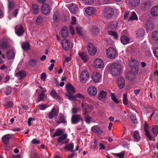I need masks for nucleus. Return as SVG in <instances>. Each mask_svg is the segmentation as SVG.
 <instances>
[{
  "label": "nucleus",
  "mask_w": 158,
  "mask_h": 158,
  "mask_svg": "<svg viewBox=\"0 0 158 158\" xmlns=\"http://www.w3.org/2000/svg\"><path fill=\"white\" fill-rule=\"evenodd\" d=\"M91 130L92 131L98 134L101 133L100 129L98 126L95 125L91 127Z\"/></svg>",
  "instance_id": "58836bf2"
},
{
  "label": "nucleus",
  "mask_w": 158,
  "mask_h": 158,
  "mask_svg": "<svg viewBox=\"0 0 158 158\" xmlns=\"http://www.w3.org/2000/svg\"><path fill=\"white\" fill-rule=\"evenodd\" d=\"M59 120H56V122L57 124L61 123H66L67 121L66 120V117L63 114L60 113L58 116Z\"/></svg>",
  "instance_id": "2eb2a0df"
},
{
  "label": "nucleus",
  "mask_w": 158,
  "mask_h": 158,
  "mask_svg": "<svg viewBox=\"0 0 158 158\" xmlns=\"http://www.w3.org/2000/svg\"><path fill=\"white\" fill-rule=\"evenodd\" d=\"M154 54L155 56L158 57V47L154 49Z\"/></svg>",
  "instance_id": "774afa93"
},
{
  "label": "nucleus",
  "mask_w": 158,
  "mask_h": 158,
  "mask_svg": "<svg viewBox=\"0 0 158 158\" xmlns=\"http://www.w3.org/2000/svg\"><path fill=\"white\" fill-rule=\"evenodd\" d=\"M125 84V81L123 77H119L118 78V84L119 88L122 89L123 88Z\"/></svg>",
  "instance_id": "6ab92c4d"
},
{
  "label": "nucleus",
  "mask_w": 158,
  "mask_h": 158,
  "mask_svg": "<svg viewBox=\"0 0 158 158\" xmlns=\"http://www.w3.org/2000/svg\"><path fill=\"white\" fill-rule=\"evenodd\" d=\"M108 34L114 36V39H116L117 38V34L116 32L114 31H109L108 32Z\"/></svg>",
  "instance_id": "6e6d98bb"
},
{
  "label": "nucleus",
  "mask_w": 158,
  "mask_h": 158,
  "mask_svg": "<svg viewBox=\"0 0 158 158\" xmlns=\"http://www.w3.org/2000/svg\"><path fill=\"white\" fill-rule=\"evenodd\" d=\"M80 121H83L80 115H74L72 116L71 123L73 124H77Z\"/></svg>",
  "instance_id": "9b49d317"
},
{
  "label": "nucleus",
  "mask_w": 158,
  "mask_h": 158,
  "mask_svg": "<svg viewBox=\"0 0 158 158\" xmlns=\"http://www.w3.org/2000/svg\"><path fill=\"white\" fill-rule=\"evenodd\" d=\"M85 11L86 13L89 16H91L95 12V9L93 7H88L85 9Z\"/></svg>",
  "instance_id": "412c9836"
},
{
  "label": "nucleus",
  "mask_w": 158,
  "mask_h": 158,
  "mask_svg": "<svg viewBox=\"0 0 158 158\" xmlns=\"http://www.w3.org/2000/svg\"><path fill=\"white\" fill-rule=\"evenodd\" d=\"M6 56L8 59H13L15 57V53L13 50H9L7 51Z\"/></svg>",
  "instance_id": "cd10ccee"
},
{
  "label": "nucleus",
  "mask_w": 158,
  "mask_h": 158,
  "mask_svg": "<svg viewBox=\"0 0 158 158\" xmlns=\"http://www.w3.org/2000/svg\"><path fill=\"white\" fill-rule=\"evenodd\" d=\"M12 92V89L9 86H7L5 88L4 93L6 95H8L11 94Z\"/></svg>",
  "instance_id": "de8ad7c7"
},
{
  "label": "nucleus",
  "mask_w": 158,
  "mask_h": 158,
  "mask_svg": "<svg viewBox=\"0 0 158 158\" xmlns=\"http://www.w3.org/2000/svg\"><path fill=\"white\" fill-rule=\"evenodd\" d=\"M61 44L63 49L65 51L68 50L70 47L69 41L67 39H64L61 42Z\"/></svg>",
  "instance_id": "dca6fc26"
},
{
  "label": "nucleus",
  "mask_w": 158,
  "mask_h": 158,
  "mask_svg": "<svg viewBox=\"0 0 158 158\" xmlns=\"http://www.w3.org/2000/svg\"><path fill=\"white\" fill-rule=\"evenodd\" d=\"M67 93H74L75 89L73 86L70 84H68L66 85Z\"/></svg>",
  "instance_id": "a878e982"
},
{
  "label": "nucleus",
  "mask_w": 158,
  "mask_h": 158,
  "mask_svg": "<svg viewBox=\"0 0 158 158\" xmlns=\"http://www.w3.org/2000/svg\"><path fill=\"white\" fill-rule=\"evenodd\" d=\"M115 155L120 158H124L125 156L124 153L122 152H120L118 153H116Z\"/></svg>",
  "instance_id": "680f3d73"
},
{
  "label": "nucleus",
  "mask_w": 158,
  "mask_h": 158,
  "mask_svg": "<svg viewBox=\"0 0 158 158\" xmlns=\"http://www.w3.org/2000/svg\"><path fill=\"white\" fill-rule=\"evenodd\" d=\"M67 137L68 135L66 133L64 134L58 138L57 141L58 143H60L64 140Z\"/></svg>",
  "instance_id": "f704fd0d"
},
{
  "label": "nucleus",
  "mask_w": 158,
  "mask_h": 158,
  "mask_svg": "<svg viewBox=\"0 0 158 158\" xmlns=\"http://www.w3.org/2000/svg\"><path fill=\"white\" fill-rule=\"evenodd\" d=\"M84 2L86 5H90L93 2V0H83Z\"/></svg>",
  "instance_id": "bf43d9fd"
},
{
  "label": "nucleus",
  "mask_w": 158,
  "mask_h": 158,
  "mask_svg": "<svg viewBox=\"0 0 158 158\" xmlns=\"http://www.w3.org/2000/svg\"><path fill=\"white\" fill-rule=\"evenodd\" d=\"M39 11V6L37 4L33 3L32 5V11L33 14L37 15Z\"/></svg>",
  "instance_id": "393cba45"
},
{
  "label": "nucleus",
  "mask_w": 158,
  "mask_h": 158,
  "mask_svg": "<svg viewBox=\"0 0 158 158\" xmlns=\"http://www.w3.org/2000/svg\"><path fill=\"white\" fill-rule=\"evenodd\" d=\"M152 3L150 1H147L141 4V9L143 11L149 10L151 7Z\"/></svg>",
  "instance_id": "0eeeda50"
},
{
  "label": "nucleus",
  "mask_w": 158,
  "mask_h": 158,
  "mask_svg": "<svg viewBox=\"0 0 158 158\" xmlns=\"http://www.w3.org/2000/svg\"><path fill=\"white\" fill-rule=\"evenodd\" d=\"M120 40L121 43L123 45H125L129 43L130 39L126 35H123L120 37Z\"/></svg>",
  "instance_id": "bb28decb"
},
{
  "label": "nucleus",
  "mask_w": 158,
  "mask_h": 158,
  "mask_svg": "<svg viewBox=\"0 0 158 158\" xmlns=\"http://www.w3.org/2000/svg\"><path fill=\"white\" fill-rule=\"evenodd\" d=\"M131 120L132 123H136L137 122L136 116L135 115H133L131 117Z\"/></svg>",
  "instance_id": "69168bd1"
},
{
  "label": "nucleus",
  "mask_w": 158,
  "mask_h": 158,
  "mask_svg": "<svg viewBox=\"0 0 158 158\" xmlns=\"http://www.w3.org/2000/svg\"><path fill=\"white\" fill-rule=\"evenodd\" d=\"M63 133V132L61 129H57L56 130L55 133L52 136V137L54 138L55 137L60 135L62 134Z\"/></svg>",
  "instance_id": "49530a36"
},
{
  "label": "nucleus",
  "mask_w": 158,
  "mask_h": 158,
  "mask_svg": "<svg viewBox=\"0 0 158 158\" xmlns=\"http://www.w3.org/2000/svg\"><path fill=\"white\" fill-rule=\"evenodd\" d=\"M87 50L89 53L91 55H94L97 52V50L92 43H89L87 46Z\"/></svg>",
  "instance_id": "39448f33"
},
{
  "label": "nucleus",
  "mask_w": 158,
  "mask_h": 158,
  "mask_svg": "<svg viewBox=\"0 0 158 158\" xmlns=\"http://www.w3.org/2000/svg\"><path fill=\"white\" fill-rule=\"evenodd\" d=\"M109 69L110 73L114 77L119 75L122 72L121 65L117 63H111Z\"/></svg>",
  "instance_id": "f257e3e1"
},
{
  "label": "nucleus",
  "mask_w": 158,
  "mask_h": 158,
  "mask_svg": "<svg viewBox=\"0 0 158 158\" xmlns=\"http://www.w3.org/2000/svg\"><path fill=\"white\" fill-rule=\"evenodd\" d=\"M42 13L45 15L48 14L50 11V7L48 4H44L42 5L41 8Z\"/></svg>",
  "instance_id": "4468645a"
},
{
  "label": "nucleus",
  "mask_w": 158,
  "mask_h": 158,
  "mask_svg": "<svg viewBox=\"0 0 158 158\" xmlns=\"http://www.w3.org/2000/svg\"><path fill=\"white\" fill-rule=\"evenodd\" d=\"M53 20L55 23H57L59 21V15L57 12L54 13L53 15Z\"/></svg>",
  "instance_id": "ea45409f"
},
{
  "label": "nucleus",
  "mask_w": 158,
  "mask_h": 158,
  "mask_svg": "<svg viewBox=\"0 0 158 158\" xmlns=\"http://www.w3.org/2000/svg\"><path fill=\"white\" fill-rule=\"evenodd\" d=\"M59 114V111L54 107L52 108L50 112L47 114V116L49 119H52L54 117H56Z\"/></svg>",
  "instance_id": "423d86ee"
},
{
  "label": "nucleus",
  "mask_w": 158,
  "mask_h": 158,
  "mask_svg": "<svg viewBox=\"0 0 158 158\" xmlns=\"http://www.w3.org/2000/svg\"><path fill=\"white\" fill-rule=\"evenodd\" d=\"M147 28L149 30H152L154 27V23L151 21H148L146 23Z\"/></svg>",
  "instance_id": "72a5a7b5"
},
{
  "label": "nucleus",
  "mask_w": 158,
  "mask_h": 158,
  "mask_svg": "<svg viewBox=\"0 0 158 158\" xmlns=\"http://www.w3.org/2000/svg\"><path fill=\"white\" fill-rule=\"evenodd\" d=\"M140 0H130L129 3L132 6L135 7L138 6L140 3Z\"/></svg>",
  "instance_id": "e433bc0d"
},
{
  "label": "nucleus",
  "mask_w": 158,
  "mask_h": 158,
  "mask_svg": "<svg viewBox=\"0 0 158 158\" xmlns=\"http://www.w3.org/2000/svg\"><path fill=\"white\" fill-rule=\"evenodd\" d=\"M149 128V126L148 124L146 122H145L144 123V130L145 131V132L148 131V129Z\"/></svg>",
  "instance_id": "338daca9"
},
{
  "label": "nucleus",
  "mask_w": 158,
  "mask_h": 158,
  "mask_svg": "<svg viewBox=\"0 0 158 158\" xmlns=\"http://www.w3.org/2000/svg\"><path fill=\"white\" fill-rule=\"evenodd\" d=\"M14 7V3L12 1H8V9L9 10H12Z\"/></svg>",
  "instance_id": "13d9d810"
},
{
  "label": "nucleus",
  "mask_w": 158,
  "mask_h": 158,
  "mask_svg": "<svg viewBox=\"0 0 158 158\" xmlns=\"http://www.w3.org/2000/svg\"><path fill=\"white\" fill-rule=\"evenodd\" d=\"M8 45V40L7 38H3L0 40V46L2 48H7Z\"/></svg>",
  "instance_id": "9d476101"
},
{
  "label": "nucleus",
  "mask_w": 158,
  "mask_h": 158,
  "mask_svg": "<svg viewBox=\"0 0 158 158\" xmlns=\"http://www.w3.org/2000/svg\"><path fill=\"white\" fill-rule=\"evenodd\" d=\"M43 21V19L41 15H39L36 19V22L37 24H39Z\"/></svg>",
  "instance_id": "603ef678"
},
{
  "label": "nucleus",
  "mask_w": 158,
  "mask_h": 158,
  "mask_svg": "<svg viewBox=\"0 0 158 158\" xmlns=\"http://www.w3.org/2000/svg\"><path fill=\"white\" fill-rule=\"evenodd\" d=\"M28 64L30 66L33 67L35 66L37 64V61L36 59L32 58L29 60Z\"/></svg>",
  "instance_id": "c9c22d12"
},
{
  "label": "nucleus",
  "mask_w": 158,
  "mask_h": 158,
  "mask_svg": "<svg viewBox=\"0 0 158 158\" xmlns=\"http://www.w3.org/2000/svg\"><path fill=\"white\" fill-rule=\"evenodd\" d=\"M87 91L89 95L92 96L96 95L97 93V89L93 86L89 87L87 89Z\"/></svg>",
  "instance_id": "f3484780"
},
{
  "label": "nucleus",
  "mask_w": 158,
  "mask_h": 158,
  "mask_svg": "<svg viewBox=\"0 0 158 158\" xmlns=\"http://www.w3.org/2000/svg\"><path fill=\"white\" fill-rule=\"evenodd\" d=\"M91 120V117L89 116L86 117L85 121L88 124L90 123Z\"/></svg>",
  "instance_id": "0e129e2a"
},
{
  "label": "nucleus",
  "mask_w": 158,
  "mask_h": 158,
  "mask_svg": "<svg viewBox=\"0 0 158 158\" xmlns=\"http://www.w3.org/2000/svg\"><path fill=\"white\" fill-rule=\"evenodd\" d=\"M106 54L108 58L113 59L115 57L117 53L114 49L112 47H109L106 50Z\"/></svg>",
  "instance_id": "7ed1b4c3"
},
{
  "label": "nucleus",
  "mask_w": 158,
  "mask_h": 158,
  "mask_svg": "<svg viewBox=\"0 0 158 158\" xmlns=\"http://www.w3.org/2000/svg\"><path fill=\"white\" fill-rule=\"evenodd\" d=\"M22 48L24 51H27L30 48V46L28 42L23 43L21 45Z\"/></svg>",
  "instance_id": "473e14b6"
},
{
  "label": "nucleus",
  "mask_w": 158,
  "mask_h": 158,
  "mask_svg": "<svg viewBox=\"0 0 158 158\" xmlns=\"http://www.w3.org/2000/svg\"><path fill=\"white\" fill-rule=\"evenodd\" d=\"M91 78L94 82L98 83L101 79V76L99 73L94 72L92 73Z\"/></svg>",
  "instance_id": "ddd939ff"
},
{
  "label": "nucleus",
  "mask_w": 158,
  "mask_h": 158,
  "mask_svg": "<svg viewBox=\"0 0 158 158\" xmlns=\"http://www.w3.org/2000/svg\"><path fill=\"white\" fill-rule=\"evenodd\" d=\"M45 91L42 90L38 96V100L39 101H43L46 98V96L44 94Z\"/></svg>",
  "instance_id": "c85d7f7f"
},
{
  "label": "nucleus",
  "mask_w": 158,
  "mask_h": 158,
  "mask_svg": "<svg viewBox=\"0 0 158 158\" xmlns=\"http://www.w3.org/2000/svg\"><path fill=\"white\" fill-rule=\"evenodd\" d=\"M74 148V144L73 143H70L68 145L65 146L64 149L68 151H71Z\"/></svg>",
  "instance_id": "4c0bfd02"
},
{
  "label": "nucleus",
  "mask_w": 158,
  "mask_h": 158,
  "mask_svg": "<svg viewBox=\"0 0 158 158\" xmlns=\"http://www.w3.org/2000/svg\"><path fill=\"white\" fill-rule=\"evenodd\" d=\"M73 93H69L66 94V96H67L69 99L70 100H72L73 101H75L76 100V95L74 96L73 94Z\"/></svg>",
  "instance_id": "09e8293b"
},
{
  "label": "nucleus",
  "mask_w": 158,
  "mask_h": 158,
  "mask_svg": "<svg viewBox=\"0 0 158 158\" xmlns=\"http://www.w3.org/2000/svg\"><path fill=\"white\" fill-rule=\"evenodd\" d=\"M78 55L82 60L85 61H87V56L86 54L84 52H79Z\"/></svg>",
  "instance_id": "79ce46f5"
},
{
  "label": "nucleus",
  "mask_w": 158,
  "mask_h": 158,
  "mask_svg": "<svg viewBox=\"0 0 158 158\" xmlns=\"http://www.w3.org/2000/svg\"><path fill=\"white\" fill-rule=\"evenodd\" d=\"M136 35L138 38L142 37L144 34V30L142 28H139L136 31Z\"/></svg>",
  "instance_id": "7c9ffc66"
},
{
  "label": "nucleus",
  "mask_w": 158,
  "mask_h": 158,
  "mask_svg": "<svg viewBox=\"0 0 158 158\" xmlns=\"http://www.w3.org/2000/svg\"><path fill=\"white\" fill-rule=\"evenodd\" d=\"M13 103L12 101H9V102L5 104V106L8 108H11L12 107Z\"/></svg>",
  "instance_id": "e2e57ef3"
},
{
  "label": "nucleus",
  "mask_w": 158,
  "mask_h": 158,
  "mask_svg": "<svg viewBox=\"0 0 158 158\" xmlns=\"http://www.w3.org/2000/svg\"><path fill=\"white\" fill-rule=\"evenodd\" d=\"M114 13V10L113 9L110 7H108L105 9L103 15L106 18L110 19L113 17Z\"/></svg>",
  "instance_id": "f03ea898"
},
{
  "label": "nucleus",
  "mask_w": 158,
  "mask_h": 158,
  "mask_svg": "<svg viewBox=\"0 0 158 158\" xmlns=\"http://www.w3.org/2000/svg\"><path fill=\"white\" fill-rule=\"evenodd\" d=\"M81 107L83 109V111L85 112L84 114L85 115L87 112V109L89 107V105L87 103L82 102L81 104Z\"/></svg>",
  "instance_id": "37998d69"
},
{
  "label": "nucleus",
  "mask_w": 158,
  "mask_h": 158,
  "mask_svg": "<svg viewBox=\"0 0 158 158\" xmlns=\"http://www.w3.org/2000/svg\"><path fill=\"white\" fill-rule=\"evenodd\" d=\"M19 79L23 78L26 75L25 73L23 71H21L16 73Z\"/></svg>",
  "instance_id": "c03bdc74"
},
{
  "label": "nucleus",
  "mask_w": 158,
  "mask_h": 158,
  "mask_svg": "<svg viewBox=\"0 0 158 158\" xmlns=\"http://www.w3.org/2000/svg\"><path fill=\"white\" fill-rule=\"evenodd\" d=\"M138 20V17L134 11H133L131 15L129 18L128 20Z\"/></svg>",
  "instance_id": "a19ab883"
},
{
  "label": "nucleus",
  "mask_w": 158,
  "mask_h": 158,
  "mask_svg": "<svg viewBox=\"0 0 158 158\" xmlns=\"http://www.w3.org/2000/svg\"><path fill=\"white\" fill-rule=\"evenodd\" d=\"M152 132L154 134H156L158 133V125L154 126L152 129Z\"/></svg>",
  "instance_id": "4d7b16f0"
},
{
  "label": "nucleus",
  "mask_w": 158,
  "mask_h": 158,
  "mask_svg": "<svg viewBox=\"0 0 158 158\" xmlns=\"http://www.w3.org/2000/svg\"><path fill=\"white\" fill-rule=\"evenodd\" d=\"M72 14H75L77 13L79 10L78 6L74 3L70 4L68 7Z\"/></svg>",
  "instance_id": "6e6552de"
},
{
  "label": "nucleus",
  "mask_w": 158,
  "mask_h": 158,
  "mask_svg": "<svg viewBox=\"0 0 158 158\" xmlns=\"http://www.w3.org/2000/svg\"><path fill=\"white\" fill-rule=\"evenodd\" d=\"M151 13L152 15L154 16L158 15V6H155L151 9Z\"/></svg>",
  "instance_id": "2f4dec72"
},
{
  "label": "nucleus",
  "mask_w": 158,
  "mask_h": 158,
  "mask_svg": "<svg viewBox=\"0 0 158 158\" xmlns=\"http://www.w3.org/2000/svg\"><path fill=\"white\" fill-rule=\"evenodd\" d=\"M50 94L52 97L54 98L59 100L61 99V98L60 96L56 93L55 90L54 89H52L50 93Z\"/></svg>",
  "instance_id": "5701e85b"
},
{
  "label": "nucleus",
  "mask_w": 158,
  "mask_h": 158,
  "mask_svg": "<svg viewBox=\"0 0 158 158\" xmlns=\"http://www.w3.org/2000/svg\"><path fill=\"white\" fill-rule=\"evenodd\" d=\"M123 104L125 105H127L128 104V100L127 98L126 94H124L123 95Z\"/></svg>",
  "instance_id": "864d4df0"
},
{
  "label": "nucleus",
  "mask_w": 158,
  "mask_h": 158,
  "mask_svg": "<svg viewBox=\"0 0 158 158\" xmlns=\"http://www.w3.org/2000/svg\"><path fill=\"white\" fill-rule=\"evenodd\" d=\"M89 78V74L86 70L83 71L80 75V80L83 83H86Z\"/></svg>",
  "instance_id": "20e7f679"
},
{
  "label": "nucleus",
  "mask_w": 158,
  "mask_h": 158,
  "mask_svg": "<svg viewBox=\"0 0 158 158\" xmlns=\"http://www.w3.org/2000/svg\"><path fill=\"white\" fill-rule=\"evenodd\" d=\"M94 66L97 68L101 69L104 66L103 61L100 59H95L94 61Z\"/></svg>",
  "instance_id": "1a4fd4ad"
},
{
  "label": "nucleus",
  "mask_w": 158,
  "mask_h": 158,
  "mask_svg": "<svg viewBox=\"0 0 158 158\" xmlns=\"http://www.w3.org/2000/svg\"><path fill=\"white\" fill-rule=\"evenodd\" d=\"M48 106L47 104H43L39 105L38 107L40 110H44L46 109Z\"/></svg>",
  "instance_id": "5fc2aeb1"
},
{
  "label": "nucleus",
  "mask_w": 158,
  "mask_h": 158,
  "mask_svg": "<svg viewBox=\"0 0 158 158\" xmlns=\"http://www.w3.org/2000/svg\"><path fill=\"white\" fill-rule=\"evenodd\" d=\"M107 94V92L104 90H101L98 93V99L100 101H103L105 99Z\"/></svg>",
  "instance_id": "a211bd4d"
},
{
  "label": "nucleus",
  "mask_w": 158,
  "mask_h": 158,
  "mask_svg": "<svg viewBox=\"0 0 158 158\" xmlns=\"http://www.w3.org/2000/svg\"><path fill=\"white\" fill-rule=\"evenodd\" d=\"M110 96L112 100L116 104H118L119 103V101L116 98L115 94L114 93H111L110 94Z\"/></svg>",
  "instance_id": "a18cd8bd"
},
{
  "label": "nucleus",
  "mask_w": 158,
  "mask_h": 158,
  "mask_svg": "<svg viewBox=\"0 0 158 158\" xmlns=\"http://www.w3.org/2000/svg\"><path fill=\"white\" fill-rule=\"evenodd\" d=\"M118 23L117 21H112L108 25V27L111 29H115L118 27Z\"/></svg>",
  "instance_id": "c756f323"
},
{
  "label": "nucleus",
  "mask_w": 158,
  "mask_h": 158,
  "mask_svg": "<svg viewBox=\"0 0 158 158\" xmlns=\"http://www.w3.org/2000/svg\"><path fill=\"white\" fill-rule=\"evenodd\" d=\"M61 34L62 36L64 38H67L69 35V30L66 27H64L62 28L61 31Z\"/></svg>",
  "instance_id": "4be33fe9"
},
{
  "label": "nucleus",
  "mask_w": 158,
  "mask_h": 158,
  "mask_svg": "<svg viewBox=\"0 0 158 158\" xmlns=\"http://www.w3.org/2000/svg\"><path fill=\"white\" fill-rule=\"evenodd\" d=\"M100 32V30L96 26H93L91 29V32L94 35L97 36L98 35Z\"/></svg>",
  "instance_id": "b1692460"
},
{
  "label": "nucleus",
  "mask_w": 158,
  "mask_h": 158,
  "mask_svg": "<svg viewBox=\"0 0 158 158\" xmlns=\"http://www.w3.org/2000/svg\"><path fill=\"white\" fill-rule=\"evenodd\" d=\"M15 33L18 36H22L24 34V31L22 26H16L15 28Z\"/></svg>",
  "instance_id": "f8f14e48"
},
{
  "label": "nucleus",
  "mask_w": 158,
  "mask_h": 158,
  "mask_svg": "<svg viewBox=\"0 0 158 158\" xmlns=\"http://www.w3.org/2000/svg\"><path fill=\"white\" fill-rule=\"evenodd\" d=\"M152 35L153 40L156 41L158 40V31L153 32Z\"/></svg>",
  "instance_id": "8fccbe9b"
},
{
  "label": "nucleus",
  "mask_w": 158,
  "mask_h": 158,
  "mask_svg": "<svg viewBox=\"0 0 158 158\" xmlns=\"http://www.w3.org/2000/svg\"><path fill=\"white\" fill-rule=\"evenodd\" d=\"M145 134L146 137L148 138L150 140H152V137L151 135L150 134L149 132V131H145Z\"/></svg>",
  "instance_id": "052dcab7"
},
{
  "label": "nucleus",
  "mask_w": 158,
  "mask_h": 158,
  "mask_svg": "<svg viewBox=\"0 0 158 158\" xmlns=\"http://www.w3.org/2000/svg\"><path fill=\"white\" fill-rule=\"evenodd\" d=\"M11 138V136L10 134L5 135L2 137V141L5 145H7L8 144L10 141V139Z\"/></svg>",
  "instance_id": "aec40b11"
},
{
  "label": "nucleus",
  "mask_w": 158,
  "mask_h": 158,
  "mask_svg": "<svg viewBox=\"0 0 158 158\" xmlns=\"http://www.w3.org/2000/svg\"><path fill=\"white\" fill-rule=\"evenodd\" d=\"M133 137L136 141H139L140 139V137L139 133L137 131H135L133 134Z\"/></svg>",
  "instance_id": "3c124183"
}]
</instances>
